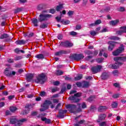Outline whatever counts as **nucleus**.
Returning a JSON list of instances; mask_svg holds the SVG:
<instances>
[{
	"label": "nucleus",
	"instance_id": "1",
	"mask_svg": "<svg viewBox=\"0 0 126 126\" xmlns=\"http://www.w3.org/2000/svg\"><path fill=\"white\" fill-rule=\"evenodd\" d=\"M82 93L80 92L74 94V95H71L68 97V100L70 101H73V103H78L80 101V99L78 98L79 97H81Z\"/></svg>",
	"mask_w": 126,
	"mask_h": 126
},
{
	"label": "nucleus",
	"instance_id": "2",
	"mask_svg": "<svg viewBox=\"0 0 126 126\" xmlns=\"http://www.w3.org/2000/svg\"><path fill=\"white\" fill-rule=\"evenodd\" d=\"M69 58L70 60H71V61L79 62V61H81V60L84 59V55H83V54H74L69 56Z\"/></svg>",
	"mask_w": 126,
	"mask_h": 126
},
{
	"label": "nucleus",
	"instance_id": "3",
	"mask_svg": "<svg viewBox=\"0 0 126 126\" xmlns=\"http://www.w3.org/2000/svg\"><path fill=\"white\" fill-rule=\"evenodd\" d=\"M36 78V79L35 80V82L36 83H40V84H44V83H45L46 75H45V74L43 73L38 75Z\"/></svg>",
	"mask_w": 126,
	"mask_h": 126
},
{
	"label": "nucleus",
	"instance_id": "4",
	"mask_svg": "<svg viewBox=\"0 0 126 126\" xmlns=\"http://www.w3.org/2000/svg\"><path fill=\"white\" fill-rule=\"evenodd\" d=\"M123 52H125V46L124 44H121L120 46L118 47V49L112 52V55L115 56H119Z\"/></svg>",
	"mask_w": 126,
	"mask_h": 126
},
{
	"label": "nucleus",
	"instance_id": "5",
	"mask_svg": "<svg viewBox=\"0 0 126 126\" xmlns=\"http://www.w3.org/2000/svg\"><path fill=\"white\" fill-rule=\"evenodd\" d=\"M102 67V65H97L96 66L92 67L91 68V70L93 72V74H95V73H98L101 71Z\"/></svg>",
	"mask_w": 126,
	"mask_h": 126
},
{
	"label": "nucleus",
	"instance_id": "6",
	"mask_svg": "<svg viewBox=\"0 0 126 126\" xmlns=\"http://www.w3.org/2000/svg\"><path fill=\"white\" fill-rule=\"evenodd\" d=\"M55 19L57 20V22H61V23H62L63 25H67V24H69V23H70V21H69L68 20H66L64 21V19H62V14L60 17H56Z\"/></svg>",
	"mask_w": 126,
	"mask_h": 126
},
{
	"label": "nucleus",
	"instance_id": "7",
	"mask_svg": "<svg viewBox=\"0 0 126 126\" xmlns=\"http://www.w3.org/2000/svg\"><path fill=\"white\" fill-rule=\"evenodd\" d=\"M73 46L72 43L66 40L65 41H62L60 43L59 47H63L64 48H70Z\"/></svg>",
	"mask_w": 126,
	"mask_h": 126
},
{
	"label": "nucleus",
	"instance_id": "8",
	"mask_svg": "<svg viewBox=\"0 0 126 126\" xmlns=\"http://www.w3.org/2000/svg\"><path fill=\"white\" fill-rule=\"evenodd\" d=\"M0 40H3V39H5L4 40V42H11L12 40V38H9V35H8L7 33H3L1 34L0 36Z\"/></svg>",
	"mask_w": 126,
	"mask_h": 126
},
{
	"label": "nucleus",
	"instance_id": "9",
	"mask_svg": "<svg viewBox=\"0 0 126 126\" xmlns=\"http://www.w3.org/2000/svg\"><path fill=\"white\" fill-rule=\"evenodd\" d=\"M4 73L6 76L7 77H10L12 75H14L15 74H16V72L13 71L11 72L10 70H9V68H6Z\"/></svg>",
	"mask_w": 126,
	"mask_h": 126
},
{
	"label": "nucleus",
	"instance_id": "10",
	"mask_svg": "<svg viewBox=\"0 0 126 126\" xmlns=\"http://www.w3.org/2000/svg\"><path fill=\"white\" fill-rule=\"evenodd\" d=\"M108 44L109 45L108 46V51H112L116 46V44H119V43L115 41H108Z\"/></svg>",
	"mask_w": 126,
	"mask_h": 126
},
{
	"label": "nucleus",
	"instance_id": "11",
	"mask_svg": "<svg viewBox=\"0 0 126 126\" xmlns=\"http://www.w3.org/2000/svg\"><path fill=\"white\" fill-rule=\"evenodd\" d=\"M66 109H69V112L75 114V109H76V105L75 104H68L66 105Z\"/></svg>",
	"mask_w": 126,
	"mask_h": 126
},
{
	"label": "nucleus",
	"instance_id": "12",
	"mask_svg": "<svg viewBox=\"0 0 126 126\" xmlns=\"http://www.w3.org/2000/svg\"><path fill=\"white\" fill-rule=\"evenodd\" d=\"M66 113H67V110H63V109H61L59 110V115H56V117L59 119H63L64 118V114H66Z\"/></svg>",
	"mask_w": 126,
	"mask_h": 126
},
{
	"label": "nucleus",
	"instance_id": "13",
	"mask_svg": "<svg viewBox=\"0 0 126 126\" xmlns=\"http://www.w3.org/2000/svg\"><path fill=\"white\" fill-rule=\"evenodd\" d=\"M52 101L49 100H45L44 102L43 103V105H41L42 108H45L46 110H48L49 107V105H51Z\"/></svg>",
	"mask_w": 126,
	"mask_h": 126
},
{
	"label": "nucleus",
	"instance_id": "14",
	"mask_svg": "<svg viewBox=\"0 0 126 126\" xmlns=\"http://www.w3.org/2000/svg\"><path fill=\"white\" fill-rule=\"evenodd\" d=\"M107 118V115L105 114H102L98 116V119L96 120L97 123H100L102 121H105Z\"/></svg>",
	"mask_w": 126,
	"mask_h": 126
},
{
	"label": "nucleus",
	"instance_id": "15",
	"mask_svg": "<svg viewBox=\"0 0 126 126\" xmlns=\"http://www.w3.org/2000/svg\"><path fill=\"white\" fill-rule=\"evenodd\" d=\"M38 20L39 22L46 21L47 20V18H46V15L44 14H40L39 16V18H38Z\"/></svg>",
	"mask_w": 126,
	"mask_h": 126
},
{
	"label": "nucleus",
	"instance_id": "16",
	"mask_svg": "<svg viewBox=\"0 0 126 126\" xmlns=\"http://www.w3.org/2000/svg\"><path fill=\"white\" fill-rule=\"evenodd\" d=\"M67 54V51L63 50H60L57 52H56L55 56H62V55H66Z\"/></svg>",
	"mask_w": 126,
	"mask_h": 126
},
{
	"label": "nucleus",
	"instance_id": "17",
	"mask_svg": "<svg viewBox=\"0 0 126 126\" xmlns=\"http://www.w3.org/2000/svg\"><path fill=\"white\" fill-rule=\"evenodd\" d=\"M26 76L27 81H28V82H30V81H31L33 79V77H34V75L33 74H29L26 75Z\"/></svg>",
	"mask_w": 126,
	"mask_h": 126
},
{
	"label": "nucleus",
	"instance_id": "18",
	"mask_svg": "<svg viewBox=\"0 0 126 126\" xmlns=\"http://www.w3.org/2000/svg\"><path fill=\"white\" fill-rule=\"evenodd\" d=\"M38 22H39V21L37 18H33L32 19V23L33 24L34 27H38V26H39V25H38Z\"/></svg>",
	"mask_w": 126,
	"mask_h": 126
},
{
	"label": "nucleus",
	"instance_id": "19",
	"mask_svg": "<svg viewBox=\"0 0 126 126\" xmlns=\"http://www.w3.org/2000/svg\"><path fill=\"white\" fill-rule=\"evenodd\" d=\"M23 10H24V8H23V7H17V8L14 9V13L15 14H17V13H19V12L23 11Z\"/></svg>",
	"mask_w": 126,
	"mask_h": 126
},
{
	"label": "nucleus",
	"instance_id": "20",
	"mask_svg": "<svg viewBox=\"0 0 126 126\" xmlns=\"http://www.w3.org/2000/svg\"><path fill=\"white\" fill-rule=\"evenodd\" d=\"M101 77L102 80H106V79H108V78H109V74L106 72H104L102 73Z\"/></svg>",
	"mask_w": 126,
	"mask_h": 126
},
{
	"label": "nucleus",
	"instance_id": "21",
	"mask_svg": "<svg viewBox=\"0 0 126 126\" xmlns=\"http://www.w3.org/2000/svg\"><path fill=\"white\" fill-rule=\"evenodd\" d=\"M120 22L119 20H115L113 21H111L109 22L110 25H111V26H116L118 23Z\"/></svg>",
	"mask_w": 126,
	"mask_h": 126
},
{
	"label": "nucleus",
	"instance_id": "22",
	"mask_svg": "<svg viewBox=\"0 0 126 126\" xmlns=\"http://www.w3.org/2000/svg\"><path fill=\"white\" fill-rule=\"evenodd\" d=\"M16 45H25L26 44V41L24 39L18 40L15 42Z\"/></svg>",
	"mask_w": 126,
	"mask_h": 126
},
{
	"label": "nucleus",
	"instance_id": "23",
	"mask_svg": "<svg viewBox=\"0 0 126 126\" xmlns=\"http://www.w3.org/2000/svg\"><path fill=\"white\" fill-rule=\"evenodd\" d=\"M41 121L42 122H45V123L47 124V125H50V124H52V122H51V119H47V118L46 117L41 118Z\"/></svg>",
	"mask_w": 126,
	"mask_h": 126
},
{
	"label": "nucleus",
	"instance_id": "24",
	"mask_svg": "<svg viewBox=\"0 0 126 126\" xmlns=\"http://www.w3.org/2000/svg\"><path fill=\"white\" fill-rule=\"evenodd\" d=\"M25 109H28L29 112L33 109V105L31 103H27L25 106Z\"/></svg>",
	"mask_w": 126,
	"mask_h": 126
},
{
	"label": "nucleus",
	"instance_id": "25",
	"mask_svg": "<svg viewBox=\"0 0 126 126\" xmlns=\"http://www.w3.org/2000/svg\"><path fill=\"white\" fill-rule=\"evenodd\" d=\"M83 77V75H82V74H80L78 75H77L76 77H74V80L75 81H78L79 80L82 79Z\"/></svg>",
	"mask_w": 126,
	"mask_h": 126
},
{
	"label": "nucleus",
	"instance_id": "26",
	"mask_svg": "<svg viewBox=\"0 0 126 126\" xmlns=\"http://www.w3.org/2000/svg\"><path fill=\"white\" fill-rule=\"evenodd\" d=\"M105 110H107V106H100L98 109V112H103L105 111Z\"/></svg>",
	"mask_w": 126,
	"mask_h": 126
},
{
	"label": "nucleus",
	"instance_id": "27",
	"mask_svg": "<svg viewBox=\"0 0 126 126\" xmlns=\"http://www.w3.org/2000/svg\"><path fill=\"white\" fill-rule=\"evenodd\" d=\"M63 4H60L59 5L56 7V11H61V9H63Z\"/></svg>",
	"mask_w": 126,
	"mask_h": 126
},
{
	"label": "nucleus",
	"instance_id": "28",
	"mask_svg": "<svg viewBox=\"0 0 126 126\" xmlns=\"http://www.w3.org/2000/svg\"><path fill=\"white\" fill-rule=\"evenodd\" d=\"M17 122V119L16 118H10V125H15Z\"/></svg>",
	"mask_w": 126,
	"mask_h": 126
},
{
	"label": "nucleus",
	"instance_id": "29",
	"mask_svg": "<svg viewBox=\"0 0 126 126\" xmlns=\"http://www.w3.org/2000/svg\"><path fill=\"white\" fill-rule=\"evenodd\" d=\"M109 39L110 40H114V41H119L121 38L116 36H111L109 37Z\"/></svg>",
	"mask_w": 126,
	"mask_h": 126
},
{
	"label": "nucleus",
	"instance_id": "30",
	"mask_svg": "<svg viewBox=\"0 0 126 126\" xmlns=\"http://www.w3.org/2000/svg\"><path fill=\"white\" fill-rule=\"evenodd\" d=\"M111 10V8L110 7H106L104 9L101 10V13H103L104 12H109Z\"/></svg>",
	"mask_w": 126,
	"mask_h": 126
},
{
	"label": "nucleus",
	"instance_id": "31",
	"mask_svg": "<svg viewBox=\"0 0 126 126\" xmlns=\"http://www.w3.org/2000/svg\"><path fill=\"white\" fill-rule=\"evenodd\" d=\"M111 107L112 109H116L118 108V102L117 101H113L111 104Z\"/></svg>",
	"mask_w": 126,
	"mask_h": 126
},
{
	"label": "nucleus",
	"instance_id": "32",
	"mask_svg": "<svg viewBox=\"0 0 126 126\" xmlns=\"http://www.w3.org/2000/svg\"><path fill=\"white\" fill-rule=\"evenodd\" d=\"M39 28L41 29H46V28H48V24L46 23H42L40 25Z\"/></svg>",
	"mask_w": 126,
	"mask_h": 126
},
{
	"label": "nucleus",
	"instance_id": "33",
	"mask_svg": "<svg viewBox=\"0 0 126 126\" xmlns=\"http://www.w3.org/2000/svg\"><path fill=\"white\" fill-rule=\"evenodd\" d=\"M9 110L12 113H14V112L18 110V108L15 106H11L10 107Z\"/></svg>",
	"mask_w": 126,
	"mask_h": 126
},
{
	"label": "nucleus",
	"instance_id": "34",
	"mask_svg": "<svg viewBox=\"0 0 126 126\" xmlns=\"http://www.w3.org/2000/svg\"><path fill=\"white\" fill-rule=\"evenodd\" d=\"M35 58H36L37 59H39V60H41L42 59H45V57H44V55L42 54H39L35 56Z\"/></svg>",
	"mask_w": 126,
	"mask_h": 126
},
{
	"label": "nucleus",
	"instance_id": "35",
	"mask_svg": "<svg viewBox=\"0 0 126 126\" xmlns=\"http://www.w3.org/2000/svg\"><path fill=\"white\" fill-rule=\"evenodd\" d=\"M95 95H91L88 98V102H92L93 101H94V99H95Z\"/></svg>",
	"mask_w": 126,
	"mask_h": 126
},
{
	"label": "nucleus",
	"instance_id": "36",
	"mask_svg": "<svg viewBox=\"0 0 126 126\" xmlns=\"http://www.w3.org/2000/svg\"><path fill=\"white\" fill-rule=\"evenodd\" d=\"M116 35H119V36H122V35H123V34H124V32L123 31V30H120L116 31Z\"/></svg>",
	"mask_w": 126,
	"mask_h": 126
},
{
	"label": "nucleus",
	"instance_id": "37",
	"mask_svg": "<svg viewBox=\"0 0 126 126\" xmlns=\"http://www.w3.org/2000/svg\"><path fill=\"white\" fill-rule=\"evenodd\" d=\"M89 86V82H84L82 86L83 88H88Z\"/></svg>",
	"mask_w": 126,
	"mask_h": 126
},
{
	"label": "nucleus",
	"instance_id": "38",
	"mask_svg": "<svg viewBox=\"0 0 126 126\" xmlns=\"http://www.w3.org/2000/svg\"><path fill=\"white\" fill-rule=\"evenodd\" d=\"M85 54L86 55H88V56H90V55H93V52L90 50H86L84 51Z\"/></svg>",
	"mask_w": 126,
	"mask_h": 126
},
{
	"label": "nucleus",
	"instance_id": "39",
	"mask_svg": "<svg viewBox=\"0 0 126 126\" xmlns=\"http://www.w3.org/2000/svg\"><path fill=\"white\" fill-rule=\"evenodd\" d=\"M90 34L92 36H96L97 34H98V32H95L94 31H92L90 32Z\"/></svg>",
	"mask_w": 126,
	"mask_h": 126
},
{
	"label": "nucleus",
	"instance_id": "40",
	"mask_svg": "<svg viewBox=\"0 0 126 126\" xmlns=\"http://www.w3.org/2000/svg\"><path fill=\"white\" fill-rule=\"evenodd\" d=\"M21 125H22V124H21L20 120H17L15 124V126H21Z\"/></svg>",
	"mask_w": 126,
	"mask_h": 126
},
{
	"label": "nucleus",
	"instance_id": "41",
	"mask_svg": "<svg viewBox=\"0 0 126 126\" xmlns=\"http://www.w3.org/2000/svg\"><path fill=\"white\" fill-rule=\"evenodd\" d=\"M99 125L100 126H107V122L105 121L99 122Z\"/></svg>",
	"mask_w": 126,
	"mask_h": 126
},
{
	"label": "nucleus",
	"instance_id": "42",
	"mask_svg": "<svg viewBox=\"0 0 126 126\" xmlns=\"http://www.w3.org/2000/svg\"><path fill=\"white\" fill-rule=\"evenodd\" d=\"M65 90H66V87H63L61 89V91L59 92V94H63V93L64 92V91H65Z\"/></svg>",
	"mask_w": 126,
	"mask_h": 126
},
{
	"label": "nucleus",
	"instance_id": "43",
	"mask_svg": "<svg viewBox=\"0 0 126 126\" xmlns=\"http://www.w3.org/2000/svg\"><path fill=\"white\" fill-rule=\"evenodd\" d=\"M120 30L123 31V33H126V26H123L120 28Z\"/></svg>",
	"mask_w": 126,
	"mask_h": 126
},
{
	"label": "nucleus",
	"instance_id": "44",
	"mask_svg": "<svg viewBox=\"0 0 126 126\" xmlns=\"http://www.w3.org/2000/svg\"><path fill=\"white\" fill-rule=\"evenodd\" d=\"M37 115H38V112H37V111H32L31 112V116L32 117H35V116H37Z\"/></svg>",
	"mask_w": 126,
	"mask_h": 126
},
{
	"label": "nucleus",
	"instance_id": "45",
	"mask_svg": "<svg viewBox=\"0 0 126 126\" xmlns=\"http://www.w3.org/2000/svg\"><path fill=\"white\" fill-rule=\"evenodd\" d=\"M22 59H23V57L22 56H17L15 58V61H20Z\"/></svg>",
	"mask_w": 126,
	"mask_h": 126
},
{
	"label": "nucleus",
	"instance_id": "46",
	"mask_svg": "<svg viewBox=\"0 0 126 126\" xmlns=\"http://www.w3.org/2000/svg\"><path fill=\"white\" fill-rule=\"evenodd\" d=\"M103 61H104V59L103 58H98L96 59V62L98 63H103Z\"/></svg>",
	"mask_w": 126,
	"mask_h": 126
},
{
	"label": "nucleus",
	"instance_id": "47",
	"mask_svg": "<svg viewBox=\"0 0 126 126\" xmlns=\"http://www.w3.org/2000/svg\"><path fill=\"white\" fill-rule=\"evenodd\" d=\"M74 13V11L69 10V11L67 12V15H68V16H71Z\"/></svg>",
	"mask_w": 126,
	"mask_h": 126
},
{
	"label": "nucleus",
	"instance_id": "48",
	"mask_svg": "<svg viewBox=\"0 0 126 126\" xmlns=\"http://www.w3.org/2000/svg\"><path fill=\"white\" fill-rule=\"evenodd\" d=\"M7 62H8L9 63H14V60L11 58L8 59Z\"/></svg>",
	"mask_w": 126,
	"mask_h": 126
},
{
	"label": "nucleus",
	"instance_id": "49",
	"mask_svg": "<svg viewBox=\"0 0 126 126\" xmlns=\"http://www.w3.org/2000/svg\"><path fill=\"white\" fill-rule=\"evenodd\" d=\"M39 95L41 96V97H45V96H46V92L42 91L40 92Z\"/></svg>",
	"mask_w": 126,
	"mask_h": 126
},
{
	"label": "nucleus",
	"instance_id": "50",
	"mask_svg": "<svg viewBox=\"0 0 126 126\" xmlns=\"http://www.w3.org/2000/svg\"><path fill=\"white\" fill-rule=\"evenodd\" d=\"M119 97H120V94H114L112 96V98H114V99H117V98H119Z\"/></svg>",
	"mask_w": 126,
	"mask_h": 126
},
{
	"label": "nucleus",
	"instance_id": "51",
	"mask_svg": "<svg viewBox=\"0 0 126 126\" xmlns=\"http://www.w3.org/2000/svg\"><path fill=\"white\" fill-rule=\"evenodd\" d=\"M60 89H59V88H53L51 90V92L52 93H55V92H57V91H59Z\"/></svg>",
	"mask_w": 126,
	"mask_h": 126
},
{
	"label": "nucleus",
	"instance_id": "52",
	"mask_svg": "<svg viewBox=\"0 0 126 126\" xmlns=\"http://www.w3.org/2000/svg\"><path fill=\"white\" fill-rule=\"evenodd\" d=\"M87 67H88L87 65H82L80 66V68H81V69H86Z\"/></svg>",
	"mask_w": 126,
	"mask_h": 126
},
{
	"label": "nucleus",
	"instance_id": "53",
	"mask_svg": "<svg viewBox=\"0 0 126 126\" xmlns=\"http://www.w3.org/2000/svg\"><path fill=\"white\" fill-rule=\"evenodd\" d=\"M94 23L95 25H99V24H101V23H102V21H101V20H97L96 21H95Z\"/></svg>",
	"mask_w": 126,
	"mask_h": 126
},
{
	"label": "nucleus",
	"instance_id": "54",
	"mask_svg": "<svg viewBox=\"0 0 126 126\" xmlns=\"http://www.w3.org/2000/svg\"><path fill=\"white\" fill-rule=\"evenodd\" d=\"M82 109H85L87 108V105L85 102H83L81 104Z\"/></svg>",
	"mask_w": 126,
	"mask_h": 126
},
{
	"label": "nucleus",
	"instance_id": "55",
	"mask_svg": "<svg viewBox=\"0 0 126 126\" xmlns=\"http://www.w3.org/2000/svg\"><path fill=\"white\" fill-rule=\"evenodd\" d=\"M49 13H52V14H54L56 12V10L55 9H50L49 11Z\"/></svg>",
	"mask_w": 126,
	"mask_h": 126
},
{
	"label": "nucleus",
	"instance_id": "56",
	"mask_svg": "<svg viewBox=\"0 0 126 126\" xmlns=\"http://www.w3.org/2000/svg\"><path fill=\"white\" fill-rule=\"evenodd\" d=\"M63 71H60L59 70L57 71V75H63Z\"/></svg>",
	"mask_w": 126,
	"mask_h": 126
},
{
	"label": "nucleus",
	"instance_id": "57",
	"mask_svg": "<svg viewBox=\"0 0 126 126\" xmlns=\"http://www.w3.org/2000/svg\"><path fill=\"white\" fill-rule=\"evenodd\" d=\"M88 2V0H83V6H86Z\"/></svg>",
	"mask_w": 126,
	"mask_h": 126
},
{
	"label": "nucleus",
	"instance_id": "58",
	"mask_svg": "<svg viewBox=\"0 0 126 126\" xmlns=\"http://www.w3.org/2000/svg\"><path fill=\"white\" fill-rule=\"evenodd\" d=\"M118 11H120L121 12L126 11V8H125L124 7H121L118 10Z\"/></svg>",
	"mask_w": 126,
	"mask_h": 126
},
{
	"label": "nucleus",
	"instance_id": "59",
	"mask_svg": "<svg viewBox=\"0 0 126 126\" xmlns=\"http://www.w3.org/2000/svg\"><path fill=\"white\" fill-rule=\"evenodd\" d=\"M15 95H9L8 96V99L9 100H12V99H13V98H15Z\"/></svg>",
	"mask_w": 126,
	"mask_h": 126
},
{
	"label": "nucleus",
	"instance_id": "60",
	"mask_svg": "<svg viewBox=\"0 0 126 126\" xmlns=\"http://www.w3.org/2000/svg\"><path fill=\"white\" fill-rule=\"evenodd\" d=\"M60 83V81H55L53 82V84L55 86H58V85H59Z\"/></svg>",
	"mask_w": 126,
	"mask_h": 126
},
{
	"label": "nucleus",
	"instance_id": "61",
	"mask_svg": "<svg viewBox=\"0 0 126 126\" xmlns=\"http://www.w3.org/2000/svg\"><path fill=\"white\" fill-rule=\"evenodd\" d=\"M76 85H77V87H81V86H82V84L80 82H77Z\"/></svg>",
	"mask_w": 126,
	"mask_h": 126
},
{
	"label": "nucleus",
	"instance_id": "62",
	"mask_svg": "<svg viewBox=\"0 0 126 126\" xmlns=\"http://www.w3.org/2000/svg\"><path fill=\"white\" fill-rule=\"evenodd\" d=\"M77 113H80L81 112H82V109H81V106H79L76 111Z\"/></svg>",
	"mask_w": 126,
	"mask_h": 126
},
{
	"label": "nucleus",
	"instance_id": "63",
	"mask_svg": "<svg viewBox=\"0 0 126 126\" xmlns=\"http://www.w3.org/2000/svg\"><path fill=\"white\" fill-rule=\"evenodd\" d=\"M118 72H119V71L118 70H114L113 71L112 73L114 75H117V74H118Z\"/></svg>",
	"mask_w": 126,
	"mask_h": 126
},
{
	"label": "nucleus",
	"instance_id": "64",
	"mask_svg": "<svg viewBox=\"0 0 126 126\" xmlns=\"http://www.w3.org/2000/svg\"><path fill=\"white\" fill-rule=\"evenodd\" d=\"M76 32L72 31L70 32V35L71 36H75L76 35Z\"/></svg>",
	"mask_w": 126,
	"mask_h": 126
}]
</instances>
